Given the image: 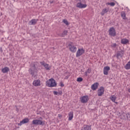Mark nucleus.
Instances as JSON below:
<instances>
[{"label": "nucleus", "instance_id": "obj_28", "mask_svg": "<svg viewBox=\"0 0 130 130\" xmlns=\"http://www.w3.org/2000/svg\"><path fill=\"white\" fill-rule=\"evenodd\" d=\"M83 81V78L82 77L78 78L77 79V82H82Z\"/></svg>", "mask_w": 130, "mask_h": 130}, {"label": "nucleus", "instance_id": "obj_4", "mask_svg": "<svg viewBox=\"0 0 130 130\" xmlns=\"http://www.w3.org/2000/svg\"><path fill=\"white\" fill-rule=\"evenodd\" d=\"M68 47H69V49L71 52L75 53L77 51V47H75L74 45V43H70L68 45Z\"/></svg>", "mask_w": 130, "mask_h": 130}, {"label": "nucleus", "instance_id": "obj_24", "mask_svg": "<svg viewBox=\"0 0 130 130\" xmlns=\"http://www.w3.org/2000/svg\"><path fill=\"white\" fill-rule=\"evenodd\" d=\"M125 70H130V61H128L125 66Z\"/></svg>", "mask_w": 130, "mask_h": 130}, {"label": "nucleus", "instance_id": "obj_20", "mask_svg": "<svg viewBox=\"0 0 130 130\" xmlns=\"http://www.w3.org/2000/svg\"><path fill=\"white\" fill-rule=\"evenodd\" d=\"M2 73L5 74L6 73H8L9 71H10V69L8 67H5L4 68L2 69Z\"/></svg>", "mask_w": 130, "mask_h": 130}, {"label": "nucleus", "instance_id": "obj_33", "mask_svg": "<svg viewBox=\"0 0 130 130\" xmlns=\"http://www.w3.org/2000/svg\"><path fill=\"white\" fill-rule=\"evenodd\" d=\"M84 76H85V77H87L88 76V73L86 71L84 73Z\"/></svg>", "mask_w": 130, "mask_h": 130}, {"label": "nucleus", "instance_id": "obj_25", "mask_svg": "<svg viewBox=\"0 0 130 130\" xmlns=\"http://www.w3.org/2000/svg\"><path fill=\"white\" fill-rule=\"evenodd\" d=\"M121 16L122 18H123V19H124V20H125V19H126V16L125 12H122L121 13Z\"/></svg>", "mask_w": 130, "mask_h": 130}, {"label": "nucleus", "instance_id": "obj_35", "mask_svg": "<svg viewBox=\"0 0 130 130\" xmlns=\"http://www.w3.org/2000/svg\"><path fill=\"white\" fill-rule=\"evenodd\" d=\"M58 117H59L60 118H61V117H62V116L61 115H60V114H58Z\"/></svg>", "mask_w": 130, "mask_h": 130}, {"label": "nucleus", "instance_id": "obj_19", "mask_svg": "<svg viewBox=\"0 0 130 130\" xmlns=\"http://www.w3.org/2000/svg\"><path fill=\"white\" fill-rule=\"evenodd\" d=\"M81 130H91V126L87 125H84Z\"/></svg>", "mask_w": 130, "mask_h": 130}, {"label": "nucleus", "instance_id": "obj_15", "mask_svg": "<svg viewBox=\"0 0 130 130\" xmlns=\"http://www.w3.org/2000/svg\"><path fill=\"white\" fill-rule=\"evenodd\" d=\"M110 99L111 101H112V102H114V103H116V104H117V102H115L117 98L114 95H111L110 97Z\"/></svg>", "mask_w": 130, "mask_h": 130}, {"label": "nucleus", "instance_id": "obj_10", "mask_svg": "<svg viewBox=\"0 0 130 130\" xmlns=\"http://www.w3.org/2000/svg\"><path fill=\"white\" fill-rule=\"evenodd\" d=\"M104 94V88L103 87H101L100 89L98 90V95L102 96Z\"/></svg>", "mask_w": 130, "mask_h": 130}, {"label": "nucleus", "instance_id": "obj_36", "mask_svg": "<svg viewBox=\"0 0 130 130\" xmlns=\"http://www.w3.org/2000/svg\"><path fill=\"white\" fill-rule=\"evenodd\" d=\"M50 4H53V1H50Z\"/></svg>", "mask_w": 130, "mask_h": 130}, {"label": "nucleus", "instance_id": "obj_32", "mask_svg": "<svg viewBox=\"0 0 130 130\" xmlns=\"http://www.w3.org/2000/svg\"><path fill=\"white\" fill-rule=\"evenodd\" d=\"M53 94L54 95H58V92H57V91H54Z\"/></svg>", "mask_w": 130, "mask_h": 130}, {"label": "nucleus", "instance_id": "obj_5", "mask_svg": "<svg viewBox=\"0 0 130 130\" xmlns=\"http://www.w3.org/2000/svg\"><path fill=\"white\" fill-rule=\"evenodd\" d=\"M85 53V50L83 48L78 49L76 52V57H79Z\"/></svg>", "mask_w": 130, "mask_h": 130}, {"label": "nucleus", "instance_id": "obj_39", "mask_svg": "<svg viewBox=\"0 0 130 130\" xmlns=\"http://www.w3.org/2000/svg\"><path fill=\"white\" fill-rule=\"evenodd\" d=\"M40 119H42V117H40Z\"/></svg>", "mask_w": 130, "mask_h": 130}, {"label": "nucleus", "instance_id": "obj_23", "mask_svg": "<svg viewBox=\"0 0 130 130\" xmlns=\"http://www.w3.org/2000/svg\"><path fill=\"white\" fill-rule=\"evenodd\" d=\"M122 55H123V52H118L117 54V57L119 58V57H122Z\"/></svg>", "mask_w": 130, "mask_h": 130}, {"label": "nucleus", "instance_id": "obj_21", "mask_svg": "<svg viewBox=\"0 0 130 130\" xmlns=\"http://www.w3.org/2000/svg\"><path fill=\"white\" fill-rule=\"evenodd\" d=\"M122 119H128V115L125 114V113H123L122 114Z\"/></svg>", "mask_w": 130, "mask_h": 130}, {"label": "nucleus", "instance_id": "obj_6", "mask_svg": "<svg viewBox=\"0 0 130 130\" xmlns=\"http://www.w3.org/2000/svg\"><path fill=\"white\" fill-rule=\"evenodd\" d=\"M81 103H87L89 101V96L88 95H84L80 98Z\"/></svg>", "mask_w": 130, "mask_h": 130}, {"label": "nucleus", "instance_id": "obj_38", "mask_svg": "<svg viewBox=\"0 0 130 130\" xmlns=\"http://www.w3.org/2000/svg\"><path fill=\"white\" fill-rule=\"evenodd\" d=\"M63 85L62 84V83L61 84V87H63Z\"/></svg>", "mask_w": 130, "mask_h": 130}, {"label": "nucleus", "instance_id": "obj_13", "mask_svg": "<svg viewBox=\"0 0 130 130\" xmlns=\"http://www.w3.org/2000/svg\"><path fill=\"white\" fill-rule=\"evenodd\" d=\"M32 84L35 87H38V86H40V80H36L34 81Z\"/></svg>", "mask_w": 130, "mask_h": 130}, {"label": "nucleus", "instance_id": "obj_9", "mask_svg": "<svg viewBox=\"0 0 130 130\" xmlns=\"http://www.w3.org/2000/svg\"><path fill=\"white\" fill-rule=\"evenodd\" d=\"M110 71V67L108 66L105 67L104 68V70H103L104 75L107 76Z\"/></svg>", "mask_w": 130, "mask_h": 130}, {"label": "nucleus", "instance_id": "obj_7", "mask_svg": "<svg viewBox=\"0 0 130 130\" xmlns=\"http://www.w3.org/2000/svg\"><path fill=\"white\" fill-rule=\"evenodd\" d=\"M40 63L42 66H43V67H45V68L46 69V70H47V71H50L51 69V67H50L49 64L45 63V62L44 61L40 62Z\"/></svg>", "mask_w": 130, "mask_h": 130}, {"label": "nucleus", "instance_id": "obj_37", "mask_svg": "<svg viewBox=\"0 0 130 130\" xmlns=\"http://www.w3.org/2000/svg\"><path fill=\"white\" fill-rule=\"evenodd\" d=\"M128 92L130 93V88L128 89Z\"/></svg>", "mask_w": 130, "mask_h": 130}, {"label": "nucleus", "instance_id": "obj_18", "mask_svg": "<svg viewBox=\"0 0 130 130\" xmlns=\"http://www.w3.org/2000/svg\"><path fill=\"white\" fill-rule=\"evenodd\" d=\"M128 42H129V41L126 39H122L121 41V43L122 44H127Z\"/></svg>", "mask_w": 130, "mask_h": 130}, {"label": "nucleus", "instance_id": "obj_3", "mask_svg": "<svg viewBox=\"0 0 130 130\" xmlns=\"http://www.w3.org/2000/svg\"><path fill=\"white\" fill-rule=\"evenodd\" d=\"M32 123L35 125H44V123H45V121L41 120L36 119L32 120Z\"/></svg>", "mask_w": 130, "mask_h": 130}, {"label": "nucleus", "instance_id": "obj_26", "mask_svg": "<svg viewBox=\"0 0 130 130\" xmlns=\"http://www.w3.org/2000/svg\"><path fill=\"white\" fill-rule=\"evenodd\" d=\"M67 33H68V31L64 30V31L62 33V37H64V36H66V35H67Z\"/></svg>", "mask_w": 130, "mask_h": 130}, {"label": "nucleus", "instance_id": "obj_11", "mask_svg": "<svg viewBox=\"0 0 130 130\" xmlns=\"http://www.w3.org/2000/svg\"><path fill=\"white\" fill-rule=\"evenodd\" d=\"M76 7L77 8H79V9H84V8H86L87 7V5L83 4L81 3H77Z\"/></svg>", "mask_w": 130, "mask_h": 130}, {"label": "nucleus", "instance_id": "obj_17", "mask_svg": "<svg viewBox=\"0 0 130 130\" xmlns=\"http://www.w3.org/2000/svg\"><path fill=\"white\" fill-rule=\"evenodd\" d=\"M74 118V112H70L69 113V120H72Z\"/></svg>", "mask_w": 130, "mask_h": 130}, {"label": "nucleus", "instance_id": "obj_30", "mask_svg": "<svg viewBox=\"0 0 130 130\" xmlns=\"http://www.w3.org/2000/svg\"><path fill=\"white\" fill-rule=\"evenodd\" d=\"M111 47L113 48H115L116 47V44L114 43L111 45Z\"/></svg>", "mask_w": 130, "mask_h": 130}, {"label": "nucleus", "instance_id": "obj_2", "mask_svg": "<svg viewBox=\"0 0 130 130\" xmlns=\"http://www.w3.org/2000/svg\"><path fill=\"white\" fill-rule=\"evenodd\" d=\"M46 85L48 87L52 88V87H56V82L54 79L51 78L46 82Z\"/></svg>", "mask_w": 130, "mask_h": 130}, {"label": "nucleus", "instance_id": "obj_31", "mask_svg": "<svg viewBox=\"0 0 130 130\" xmlns=\"http://www.w3.org/2000/svg\"><path fill=\"white\" fill-rule=\"evenodd\" d=\"M86 72L87 74H90V73H91V69H88L87 71Z\"/></svg>", "mask_w": 130, "mask_h": 130}, {"label": "nucleus", "instance_id": "obj_27", "mask_svg": "<svg viewBox=\"0 0 130 130\" xmlns=\"http://www.w3.org/2000/svg\"><path fill=\"white\" fill-rule=\"evenodd\" d=\"M63 22L64 23V24H66V25H69V22H68V20H67V19H63Z\"/></svg>", "mask_w": 130, "mask_h": 130}, {"label": "nucleus", "instance_id": "obj_16", "mask_svg": "<svg viewBox=\"0 0 130 130\" xmlns=\"http://www.w3.org/2000/svg\"><path fill=\"white\" fill-rule=\"evenodd\" d=\"M38 21V19H32L29 21V25H35Z\"/></svg>", "mask_w": 130, "mask_h": 130}, {"label": "nucleus", "instance_id": "obj_12", "mask_svg": "<svg viewBox=\"0 0 130 130\" xmlns=\"http://www.w3.org/2000/svg\"><path fill=\"white\" fill-rule=\"evenodd\" d=\"M28 122H29V118H24L20 121V123H18V125L21 126L22 124H24V123H28Z\"/></svg>", "mask_w": 130, "mask_h": 130}, {"label": "nucleus", "instance_id": "obj_1", "mask_svg": "<svg viewBox=\"0 0 130 130\" xmlns=\"http://www.w3.org/2000/svg\"><path fill=\"white\" fill-rule=\"evenodd\" d=\"M28 73L33 77L35 74H37V66L35 63L30 64V68L28 70Z\"/></svg>", "mask_w": 130, "mask_h": 130}, {"label": "nucleus", "instance_id": "obj_40", "mask_svg": "<svg viewBox=\"0 0 130 130\" xmlns=\"http://www.w3.org/2000/svg\"><path fill=\"white\" fill-rule=\"evenodd\" d=\"M66 79H68V77H66Z\"/></svg>", "mask_w": 130, "mask_h": 130}, {"label": "nucleus", "instance_id": "obj_8", "mask_svg": "<svg viewBox=\"0 0 130 130\" xmlns=\"http://www.w3.org/2000/svg\"><path fill=\"white\" fill-rule=\"evenodd\" d=\"M109 35H110V36H115V35H116V32H115V29H114V28L113 27H111L110 28L109 30Z\"/></svg>", "mask_w": 130, "mask_h": 130}, {"label": "nucleus", "instance_id": "obj_29", "mask_svg": "<svg viewBox=\"0 0 130 130\" xmlns=\"http://www.w3.org/2000/svg\"><path fill=\"white\" fill-rule=\"evenodd\" d=\"M107 12H108V10H107V9L106 8H105L103 10V12L105 13V14H106V13H107Z\"/></svg>", "mask_w": 130, "mask_h": 130}, {"label": "nucleus", "instance_id": "obj_34", "mask_svg": "<svg viewBox=\"0 0 130 130\" xmlns=\"http://www.w3.org/2000/svg\"><path fill=\"white\" fill-rule=\"evenodd\" d=\"M104 14H105V13L103 12V11H102V12L101 13L102 16H104Z\"/></svg>", "mask_w": 130, "mask_h": 130}, {"label": "nucleus", "instance_id": "obj_22", "mask_svg": "<svg viewBox=\"0 0 130 130\" xmlns=\"http://www.w3.org/2000/svg\"><path fill=\"white\" fill-rule=\"evenodd\" d=\"M106 5V6H110L111 7H114L115 6V3L114 2L107 3Z\"/></svg>", "mask_w": 130, "mask_h": 130}, {"label": "nucleus", "instance_id": "obj_14", "mask_svg": "<svg viewBox=\"0 0 130 130\" xmlns=\"http://www.w3.org/2000/svg\"><path fill=\"white\" fill-rule=\"evenodd\" d=\"M98 86H99V84L98 83H95L94 84L91 85V89L93 91H95L96 89L98 88Z\"/></svg>", "mask_w": 130, "mask_h": 130}]
</instances>
